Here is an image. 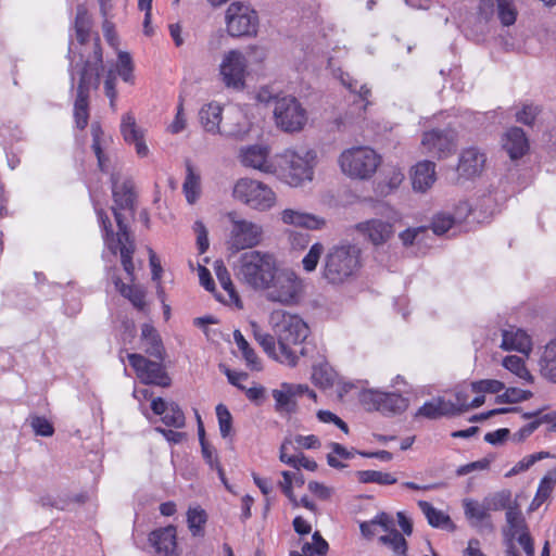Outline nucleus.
Returning <instances> with one entry per match:
<instances>
[{
    "instance_id": "obj_1",
    "label": "nucleus",
    "mask_w": 556,
    "mask_h": 556,
    "mask_svg": "<svg viewBox=\"0 0 556 556\" xmlns=\"http://www.w3.org/2000/svg\"><path fill=\"white\" fill-rule=\"evenodd\" d=\"M112 192L114 198L115 206L114 217L118 227L116 235L111 229L110 219L108 216L103 217L99 214L101 224L104 229V242L106 248L113 253H121V260L124 270L132 279L135 266L132 263V253L135 251L134 242L130 240L127 225L124 219L125 216L122 211H131L135 200V193L132 190V184L128 180L119 182L117 174H112Z\"/></svg>"
},
{
    "instance_id": "obj_2",
    "label": "nucleus",
    "mask_w": 556,
    "mask_h": 556,
    "mask_svg": "<svg viewBox=\"0 0 556 556\" xmlns=\"http://www.w3.org/2000/svg\"><path fill=\"white\" fill-rule=\"evenodd\" d=\"M269 325L279 345L278 362L294 367L299 361L295 348L309 334L307 324L298 314L275 309L269 315Z\"/></svg>"
},
{
    "instance_id": "obj_3",
    "label": "nucleus",
    "mask_w": 556,
    "mask_h": 556,
    "mask_svg": "<svg viewBox=\"0 0 556 556\" xmlns=\"http://www.w3.org/2000/svg\"><path fill=\"white\" fill-rule=\"evenodd\" d=\"M362 266V249L355 243L344 241L328 249L321 266V276L328 283L341 286L352 281Z\"/></svg>"
},
{
    "instance_id": "obj_4",
    "label": "nucleus",
    "mask_w": 556,
    "mask_h": 556,
    "mask_svg": "<svg viewBox=\"0 0 556 556\" xmlns=\"http://www.w3.org/2000/svg\"><path fill=\"white\" fill-rule=\"evenodd\" d=\"M237 278L255 291H264L278 269L274 254L261 250L244 252L235 267Z\"/></svg>"
},
{
    "instance_id": "obj_5",
    "label": "nucleus",
    "mask_w": 556,
    "mask_h": 556,
    "mask_svg": "<svg viewBox=\"0 0 556 556\" xmlns=\"http://www.w3.org/2000/svg\"><path fill=\"white\" fill-rule=\"evenodd\" d=\"M317 155L314 150L286 149L276 154L275 176L290 187H300L314 178Z\"/></svg>"
},
{
    "instance_id": "obj_6",
    "label": "nucleus",
    "mask_w": 556,
    "mask_h": 556,
    "mask_svg": "<svg viewBox=\"0 0 556 556\" xmlns=\"http://www.w3.org/2000/svg\"><path fill=\"white\" fill-rule=\"evenodd\" d=\"M381 155L368 146H354L344 149L338 156L341 173L351 180L371 179L381 165Z\"/></svg>"
},
{
    "instance_id": "obj_7",
    "label": "nucleus",
    "mask_w": 556,
    "mask_h": 556,
    "mask_svg": "<svg viewBox=\"0 0 556 556\" xmlns=\"http://www.w3.org/2000/svg\"><path fill=\"white\" fill-rule=\"evenodd\" d=\"M103 70L102 52L94 43V55L88 61L81 71L77 87V97L74 103V117L76 126L84 129L88 124V94L91 87L98 88L100 84V72Z\"/></svg>"
},
{
    "instance_id": "obj_8",
    "label": "nucleus",
    "mask_w": 556,
    "mask_h": 556,
    "mask_svg": "<svg viewBox=\"0 0 556 556\" xmlns=\"http://www.w3.org/2000/svg\"><path fill=\"white\" fill-rule=\"evenodd\" d=\"M265 298L283 306L298 305L305 293V282L292 269H277L275 278L265 288Z\"/></svg>"
},
{
    "instance_id": "obj_9",
    "label": "nucleus",
    "mask_w": 556,
    "mask_h": 556,
    "mask_svg": "<svg viewBox=\"0 0 556 556\" xmlns=\"http://www.w3.org/2000/svg\"><path fill=\"white\" fill-rule=\"evenodd\" d=\"M232 198L257 212H268L277 204V194L274 189L257 179L239 178L232 187Z\"/></svg>"
},
{
    "instance_id": "obj_10",
    "label": "nucleus",
    "mask_w": 556,
    "mask_h": 556,
    "mask_svg": "<svg viewBox=\"0 0 556 556\" xmlns=\"http://www.w3.org/2000/svg\"><path fill=\"white\" fill-rule=\"evenodd\" d=\"M226 30L231 37H253L258 29L257 12L243 1L231 2L225 13Z\"/></svg>"
},
{
    "instance_id": "obj_11",
    "label": "nucleus",
    "mask_w": 556,
    "mask_h": 556,
    "mask_svg": "<svg viewBox=\"0 0 556 556\" xmlns=\"http://www.w3.org/2000/svg\"><path fill=\"white\" fill-rule=\"evenodd\" d=\"M276 126L285 132L301 131L307 123V112L293 96L276 99L273 111Z\"/></svg>"
},
{
    "instance_id": "obj_12",
    "label": "nucleus",
    "mask_w": 556,
    "mask_h": 556,
    "mask_svg": "<svg viewBox=\"0 0 556 556\" xmlns=\"http://www.w3.org/2000/svg\"><path fill=\"white\" fill-rule=\"evenodd\" d=\"M218 73L226 88L236 91L244 90L250 71L247 68L243 51L231 49L225 52L219 63Z\"/></svg>"
},
{
    "instance_id": "obj_13",
    "label": "nucleus",
    "mask_w": 556,
    "mask_h": 556,
    "mask_svg": "<svg viewBox=\"0 0 556 556\" xmlns=\"http://www.w3.org/2000/svg\"><path fill=\"white\" fill-rule=\"evenodd\" d=\"M227 217L231 223L229 235L231 249L236 251L252 249L262 242L263 227L260 224L240 217L237 212H229Z\"/></svg>"
},
{
    "instance_id": "obj_14",
    "label": "nucleus",
    "mask_w": 556,
    "mask_h": 556,
    "mask_svg": "<svg viewBox=\"0 0 556 556\" xmlns=\"http://www.w3.org/2000/svg\"><path fill=\"white\" fill-rule=\"evenodd\" d=\"M361 402L367 410L381 414H400L407 408V400L399 393L366 390L361 395Z\"/></svg>"
},
{
    "instance_id": "obj_15",
    "label": "nucleus",
    "mask_w": 556,
    "mask_h": 556,
    "mask_svg": "<svg viewBox=\"0 0 556 556\" xmlns=\"http://www.w3.org/2000/svg\"><path fill=\"white\" fill-rule=\"evenodd\" d=\"M240 163L248 168L258 170L266 175L275 173L276 155H271L268 144L254 143L242 147L239 151Z\"/></svg>"
},
{
    "instance_id": "obj_16",
    "label": "nucleus",
    "mask_w": 556,
    "mask_h": 556,
    "mask_svg": "<svg viewBox=\"0 0 556 556\" xmlns=\"http://www.w3.org/2000/svg\"><path fill=\"white\" fill-rule=\"evenodd\" d=\"M424 152L437 159H445L454 153L456 135L451 129H431L425 131L421 138Z\"/></svg>"
},
{
    "instance_id": "obj_17",
    "label": "nucleus",
    "mask_w": 556,
    "mask_h": 556,
    "mask_svg": "<svg viewBox=\"0 0 556 556\" xmlns=\"http://www.w3.org/2000/svg\"><path fill=\"white\" fill-rule=\"evenodd\" d=\"M127 357L142 383L156 384L160 387L169 386L170 379L161 363L149 361L144 356L136 353L128 354Z\"/></svg>"
},
{
    "instance_id": "obj_18",
    "label": "nucleus",
    "mask_w": 556,
    "mask_h": 556,
    "mask_svg": "<svg viewBox=\"0 0 556 556\" xmlns=\"http://www.w3.org/2000/svg\"><path fill=\"white\" fill-rule=\"evenodd\" d=\"M355 230L375 247L386 244L394 235L391 220L370 218L355 225Z\"/></svg>"
},
{
    "instance_id": "obj_19",
    "label": "nucleus",
    "mask_w": 556,
    "mask_h": 556,
    "mask_svg": "<svg viewBox=\"0 0 556 556\" xmlns=\"http://www.w3.org/2000/svg\"><path fill=\"white\" fill-rule=\"evenodd\" d=\"M485 162L486 156L480 149L470 147L462 150L456 168L458 175L457 179L468 180L481 175Z\"/></svg>"
},
{
    "instance_id": "obj_20",
    "label": "nucleus",
    "mask_w": 556,
    "mask_h": 556,
    "mask_svg": "<svg viewBox=\"0 0 556 556\" xmlns=\"http://www.w3.org/2000/svg\"><path fill=\"white\" fill-rule=\"evenodd\" d=\"M252 123L241 106H232L227 111L222 135L227 138L244 139L251 131Z\"/></svg>"
},
{
    "instance_id": "obj_21",
    "label": "nucleus",
    "mask_w": 556,
    "mask_h": 556,
    "mask_svg": "<svg viewBox=\"0 0 556 556\" xmlns=\"http://www.w3.org/2000/svg\"><path fill=\"white\" fill-rule=\"evenodd\" d=\"M149 542L160 556H177V533L174 526L152 531Z\"/></svg>"
},
{
    "instance_id": "obj_22",
    "label": "nucleus",
    "mask_w": 556,
    "mask_h": 556,
    "mask_svg": "<svg viewBox=\"0 0 556 556\" xmlns=\"http://www.w3.org/2000/svg\"><path fill=\"white\" fill-rule=\"evenodd\" d=\"M505 351H516L529 356L532 351L531 337L520 328L509 326L502 330V342L500 345Z\"/></svg>"
},
{
    "instance_id": "obj_23",
    "label": "nucleus",
    "mask_w": 556,
    "mask_h": 556,
    "mask_svg": "<svg viewBox=\"0 0 556 556\" xmlns=\"http://www.w3.org/2000/svg\"><path fill=\"white\" fill-rule=\"evenodd\" d=\"M282 224L293 227H301L311 230H317L324 227V218L295 208H285L280 212Z\"/></svg>"
},
{
    "instance_id": "obj_24",
    "label": "nucleus",
    "mask_w": 556,
    "mask_h": 556,
    "mask_svg": "<svg viewBox=\"0 0 556 556\" xmlns=\"http://www.w3.org/2000/svg\"><path fill=\"white\" fill-rule=\"evenodd\" d=\"M410 180L414 191H428L437 180L435 164L427 160L418 162L410 169Z\"/></svg>"
},
{
    "instance_id": "obj_25",
    "label": "nucleus",
    "mask_w": 556,
    "mask_h": 556,
    "mask_svg": "<svg viewBox=\"0 0 556 556\" xmlns=\"http://www.w3.org/2000/svg\"><path fill=\"white\" fill-rule=\"evenodd\" d=\"M502 146L511 160L523 156L529 149L526 134L519 127H511L503 135Z\"/></svg>"
},
{
    "instance_id": "obj_26",
    "label": "nucleus",
    "mask_w": 556,
    "mask_h": 556,
    "mask_svg": "<svg viewBox=\"0 0 556 556\" xmlns=\"http://www.w3.org/2000/svg\"><path fill=\"white\" fill-rule=\"evenodd\" d=\"M223 108L216 102H211L203 105L199 112L201 125L205 131L211 134H220V123L223 121Z\"/></svg>"
},
{
    "instance_id": "obj_27",
    "label": "nucleus",
    "mask_w": 556,
    "mask_h": 556,
    "mask_svg": "<svg viewBox=\"0 0 556 556\" xmlns=\"http://www.w3.org/2000/svg\"><path fill=\"white\" fill-rule=\"evenodd\" d=\"M463 507L465 516L472 527L481 528L483 525H485L492 528V525L489 521L490 513L486 509L484 501L479 503L471 498H465L463 501Z\"/></svg>"
},
{
    "instance_id": "obj_28",
    "label": "nucleus",
    "mask_w": 556,
    "mask_h": 556,
    "mask_svg": "<svg viewBox=\"0 0 556 556\" xmlns=\"http://www.w3.org/2000/svg\"><path fill=\"white\" fill-rule=\"evenodd\" d=\"M289 445H292L291 438H285L279 450L280 462L295 469L304 468L308 471H315L317 469V463L307 458L303 453L294 455L289 454Z\"/></svg>"
},
{
    "instance_id": "obj_29",
    "label": "nucleus",
    "mask_w": 556,
    "mask_h": 556,
    "mask_svg": "<svg viewBox=\"0 0 556 556\" xmlns=\"http://www.w3.org/2000/svg\"><path fill=\"white\" fill-rule=\"evenodd\" d=\"M141 344L147 354L160 361L164 358V346L155 328L149 324L141 327Z\"/></svg>"
},
{
    "instance_id": "obj_30",
    "label": "nucleus",
    "mask_w": 556,
    "mask_h": 556,
    "mask_svg": "<svg viewBox=\"0 0 556 556\" xmlns=\"http://www.w3.org/2000/svg\"><path fill=\"white\" fill-rule=\"evenodd\" d=\"M539 366L542 377L556 383V338L545 344Z\"/></svg>"
},
{
    "instance_id": "obj_31",
    "label": "nucleus",
    "mask_w": 556,
    "mask_h": 556,
    "mask_svg": "<svg viewBox=\"0 0 556 556\" xmlns=\"http://www.w3.org/2000/svg\"><path fill=\"white\" fill-rule=\"evenodd\" d=\"M506 517V528L504 529V534L509 539H517L521 534L528 532L526 520L522 516V513L519 508V505L514 502L511 508H508V511L505 514Z\"/></svg>"
},
{
    "instance_id": "obj_32",
    "label": "nucleus",
    "mask_w": 556,
    "mask_h": 556,
    "mask_svg": "<svg viewBox=\"0 0 556 556\" xmlns=\"http://www.w3.org/2000/svg\"><path fill=\"white\" fill-rule=\"evenodd\" d=\"M453 406L450 400L444 397L432 399L426 402L416 413V416L425 417L428 419H437L442 416L452 415Z\"/></svg>"
},
{
    "instance_id": "obj_33",
    "label": "nucleus",
    "mask_w": 556,
    "mask_h": 556,
    "mask_svg": "<svg viewBox=\"0 0 556 556\" xmlns=\"http://www.w3.org/2000/svg\"><path fill=\"white\" fill-rule=\"evenodd\" d=\"M418 506L426 516L428 523L433 528L451 529L455 528L452 519L444 511L437 509L427 501H419Z\"/></svg>"
},
{
    "instance_id": "obj_34",
    "label": "nucleus",
    "mask_w": 556,
    "mask_h": 556,
    "mask_svg": "<svg viewBox=\"0 0 556 556\" xmlns=\"http://www.w3.org/2000/svg\"><path fill=\"white\" fill-rule=\"evenodd\" d=\"M92 135V150L98 160V166L102 172H108V156L104 153V148L108 146L110 138L105 137L101 126L98 123L91 125Z\"/></svg>"
},
{
    "instance_id": "obj_35",
    "label": "nucleus",
    "mask_w": 556,
    "mask_h": 556,
    "mask_svg": "<svg viewBox=\"0 0 556 556\" xmlns=\"http://www.w3.org/2000/svg\"><path fill=\"white\" fill-rule=\"evenodd\" d=\"M328 549V542L321 536L320 532L315 531L312 541L303 542L301 552L292 551L290 556H326Z\"/></svg>"
},
{
    "instance_id": "obj_36",
    "label": "nucleus",
    "mask_w": 556,
    "mask_h": 556,
    "mask_svg": "<svg viewBox=\"0 0 556 556\" xmlns=\"http://www.w3.org/2000/svg\"><path fill=\"white\" fill-rule=\"evenodd\" d=\"M251 331L256 342L263 348L264 352L278 362L279 346L276 348L275 334L267 333L255 321L250 323Z\"/></svg>"
},
{
    "instance_id": "obj_37",
    "label": "nucleus",
    "mask_w": 556,
    "mask_h": 556,
    "mask_svg": "<svg viewBox=\"0 0 556 556\" xmlns=\"http://www.w3.org/2000/svg\"><path fill=\"white\" fill-rule=\"evenodd\" d=\"M501 364L519 380L527 383L533 382V376L528 370L525 361L520 356L507 355L502 359Z\"/></svg>"
},
{
    "instance_id": "obj_38",
    "label": "nucleus",
    "mask_w": 556,
    "mask_h": 556,
    "mask_svg": "<svg viewBox=\"0 0 556 556\" xmlns=\"http://www.w3.org/2000/svg\"><path fill=\"white\" fill-rule=\"evenodd\" d=\"M119 130L126 143L146 136V130L138 126L132 112H126L122 115Z\"/></svg>"
},
{
    "instance_id": "obj_39",
    "label": "nucleus",
    "mask_w": 556,
    "mask_h": 556,
    "mask_svg": "<svg viewBox=\"0 0 556 556\" xmlns=\"http://www.w3.org/2000/svg\"><path fill=\"white\" fill-rule=\"evenodd\" d=\"M182 191L189 204H194L201 194V178L193 167L187 165V175L182 184Z\"/></svg>"
},
{
    "instance_id": "obj_40",
    "label": "nucleus",
    "mask_w": 556,
    "mask_h": 556,
    "mask_svg": "<svg viewBox=\"0 0 556 556\" xmlns=\"http://www.w3.org/2000/svg\"><path fill=\"white\" fill-rule=\"evenodd\" d=\"M233 340L245 361L247 367L251 370H261L262 364L255 351L250 346L240 330L233 331Z\"/></svg>"
},
{
    "instance_id": "obj_41",
    "label": "nucleus",
    "mask_w": 556,
    "mask_h": 556,
    "mask_svg": "<svg viewBox=\"0 0 556 556\" xmlns=\"http://www.w3.org/2000/svg\"><path fill=\"white\" fill-rule=\"evenodd\" d=\"M339 79L346 89H349L351 92L357 93L359 99L363 102H365L364 104H362L357 108V110H358L357 116L361 117L363 112L366 110L367 105L369 104L368 98L371 94L370 88H368L366 85H362L358 88L357 80L352 78L348 73L341 72L339 75Z\"/></svg>"
},
{
    "instance_id": "obj_42",
    "label": "nucleus",
    "mask_w": 556,
    "mask_h": 556,
    "mask_svg": "<svg viewBox=\"0 0 556 556\" xmlns=\"http://www.w3.org/2000/svg\"><path fill=\"white\" fill-rule=\"evenodd\" d=\"M337 378L336 371L327 362H320L313 366L312 380L313 382L323 389H327L333 386Z\"/></svg>"
},
{
    "instance_id": "obj_43",
    "label": "nucleus",
    "mask_w": 556,
    "mask_h": 556,
    "mask_svg": "<svg viewBox=\"0 0 556 556\" xmlns=\"http://www.w3.org/2000/svg\"><path fill=\"white\" fill-rule=\"evenodd\" d=\"M115 288L118 292L126 299H128L131 304L138 308L139 311H143L146 307L144 301V292L137 286H130L124 283L119 278L114 280Z\"/></svg>"
},
{
    "instance_id": "obj_44",
    "label": "nucleus",
    "mask_w": 556,
    "mask_h": 556,
    "mask_svg": "<svg viewBox=\"0 0 556 556\" xmlns=\"http://www.w3.org/2000/svg\"><path fill=\"white\" fill-rule=\"evenodd\" d=\"M356 476L357 480L362 483L390 485L397 482V478L393 473L379 470H361L356 472Z\"/></svg>"
},
{
    "instance_id": "obj_45",
    "label": "nucleus",
    "mask_w": 556,
    "mask_h": 556,
    "mask_svg": "<svg viewBox=\"0 0 556 556\" xmlns=\"http://www.w3.org/2000/svg\"><path fill=\"white\" fill-rule=\"evenodd\" d=\"M405 178L404 172L399 166H388L384 178L380 184L381 193L388 194L396 190Z\"/></svg>"
},
{
    "instance_id": "obj_46",
    "label": "nucleus",
    "mask_w": 556,
    "mask_h": 556,
    "mask_svg": "<svg viewBox=\"0 0 556 556\" xmlns=\"http://www.w3.org/2000/svg\"><path fill=\"white\" fill-rule=\"evenodd\" d=\"M486 509L490 511H497L511 508L514 503L511 502V492L509 490H502L500 492L490 494L483 498Z\"/></svg>"
},
{
    "instance_id": "obj_47",
    "label": "nucleus",
    "mask_w": 556,
    "mask_h": 556,
    "mask_svg": "<svg viewBox=\"0 0 556 556\" xmlns=\"http://www.w3.org/2000/svg\"><path fill=\"white\" fill-rule=\"evenodd\" d=\"M380 542L392 549L396 556H408L407 555V542L403 534L397 530H392L390 533L380 536Z\"/></svg>"
},
{
    "instance_id": "obj_48",
    "label": "nucleus",
    "mask_w": 556,
    "mask_h": 556,
    "mask_svg": "<svg viewBox=\"0 0 556 556\" xmlns=\"http://www.w3.org/2000/svg\"><path fill=\"white\" fill-rule=\"evenodd\" d=\"M224 293H216V299L227 305H233L238 308L242 307L241 299L233 286L231 277L229 276L227 279L219 282Z\"/></svg>"
},
{
    "instance_id": "obj_49",
    "label": "nucleus",
    "mask_w": 556,
    "mask_h": 556,
    "mask_svg": "<svg viewBox=\"0 0 556 556\" xmlns=\"http://www.w3.org/2000/svg\"><path fill=\"white\" fill-rule=\"evenodd\" d=\"M116 71L123 81L134 85V62L128 52L119 51L117 54Z\"/></svg>"
},
{
    "instance_id": "obj_50",
    "label": "nucleus",
    "mask_w": 556,
    "mask_h": 556,
    "mask_svg": "<svg viewBox=\"0 0 556 556\" xmlns=\"http://www.w3.org/2000/svg\"><path fill=\"white\" fill-rule=\"evenodd\" d=\"M91 28V18L85 8L77 9L75 18L76 39L83 45L89 37Z\"/></svg>"
},
{
    "instance_id": "obj_51",
    "label": "nucleus",
    "mask_w": 556,
    "mask_h": 556,
    "mask_svg": "<svg viewBox=\"0 0 556 556\" xmlns=\"http://www.w3.org/2000/svg\"><path fill=\"white\" fill-rule=\"evenodd\" d=\"M497 7V15L504 26H510L516 22L517 10L514 0H495Z\"/></svg>"
},
{
    "instance_id": "obj_52",
    "label": "nucleus",
    "mask_w": 556,
    "mask_h": 556,
    "mask_svg": "<svg viewBox=\"0 0 556 556\" xmlns=\"http://www.w3.org/2000/svg\"><path fill=\"white\" fill-rule=\"evenodd\" d=\"M289 383H282L280 389L273 390V397L276 402V410L290 412L293 406L292 399L294 397L289 391Z\"/></svg>"
},
{
    "instance_id": "obj_53",
    "label": "nucleus",
    "mask_w": 556,
    "mask_h": 556,
    "mask_svg": "<svg viewBox=\"0 0 556 556\" xmlns=\"http://www.w3.org/2000/svg\"><path fill=\"white\" fill-rule=\"evenodd\" d=\"M244 53L247 68L251 72L254 67H260L267 59V51L260 46H250Z\"/></svg>"
},
{
    "instance_id": "obj_54",
    "label": "nucleus",
    "mask_w": 556,
    "mask_h": 556,
    "mask_svg": "<svg viewBox=\"0 0 556 556\" xmlns=\"http://www.w3.org/2000/svg\"><path fill=\"white\" fill-rule=\"evenodd\" d=\"M551 455L548 452H539L531 455L525 456L520 459L515 466L506 473V477L516 476L522 471L528 470L531 466H533L536 462L548 458Z\"/></svg>"
},
{
    "instance_id": "obj_55",
    "label": "nucleus",
    "mask_w": 556,
    "mask_h": 556,
    "mask_svg": "<svg viewBox=\"0 0 556 556\" xmlns=\"http://www.w3.org/2000/svg\"><path fill=\"white\" fill-rule=\"evenodd\" d=\"M188 527L193 535H199L206 522V514L200 507H190L187 513Z\"/></svg>"
},
{
    "instance_id": "obj_56",
    "label": "nucleus",
    "mask_w": 556,
    "mask_h": 556,
    "mask_svg": "<svg viewBox=\"0 0 556 556\" xmlns=\"http://www.w3.org/2000/svg\"><path fill=\"white\" fill-rule=\"evenodd\" d=\"M324 251L325 248L320 242H316L309 248L308 252L302 260L303 269L306 273H312L317 268Z\"/></svg>"
},
{
    "instance_id": "obj_57",
    "label": "nucleus",
    "mask_w": 556,
    "mask_h": 556,
    "mask_svg": "<svg viewBox=\"0 0 556 556\" xmlns=\"http://www.w3.org/2000/svg\"><path fill=\"white\" fill-rule=\"evenodd\" d=\"M216 416L220 435L226 439L231 434L232 431V416L224 404H218L216 406Z\"/></svg>"
},
{
    "instance_id": "obj_58",
    "label": "nucleus",
    "mask_w": 556,
    "mask_h": 556,
    "mask_svg": "<svg viewBox=\"0 0 556 556\" xmlns=\"http://www.w3.org/2000/svg\"><path fill=\"white\" fill-rule=\"evenodd\" d=\"M532 396L531 391L522 390L520 388H507L504 393L496 397L498 403H519L527 401Z\"/></svg>"
},
{
    "instance_id": "obj_59",
    "label": "nucleus",
    "mask_w": 556,
    "mask_h": 556,
    "mask_svg": "<svg viewBox=\"0 0 556 556\" xmlns=\"http://www.w3.org/2000/svg\"><path fill=\"white\" fill-rule=\"evenodd\" d=\"M162 421L169 427L182 428L185 426L184 412L176 403L172 402L169 403L167 412L162 417Z\"/></svg>"
},
{
    "instance_id": "obj_60",
    "label": "nucleus",
    "mask_w": 556,
    "mask_h": 556,
    "mask_svg": "<svg viewBox=\"0 0 556 556\" xmlns=\"http://www.w3.org/2000/svg\"><path fill=\"white\" fill-rule=\"evenodd\" d=\"M287 438H291V441H292V445H289V450L290 448H293V450H316L320 446V441L319 439L314 435V434H309V435H302V434H296V435H288Z\"/></svg>"
},
{
    "instance_id": "obj_61",
    "label": "nucleus",
    "mask_w": 556,
    "mask_h": 556,
    "mask_svg": "<svg viewBox=\"0 0 556 556\" xmlns=\"http://www.w3.org/2000/svg\"><path fill=\"white\" fill-rule=\"evenodd\" d=\"M471 389L476 393L497 394L505 389V384L496 379H483L472 382Z\"/></svg>"
},
{
    "instance_id": "obj_62",
    "label": "nucleus",
    "mask_w": 556,
    "mask_h": 556,
    "mask_svg": "<svg viewBox=\"0 0 556 556\" xmlns=\"http://www.w3.org/2000/svg\"><path fill=\"white\" fill-rule=\"evenodd\" d=\"M450 212L438 213L432 219V230L437 235H443L454 226Z\"/></svg>"
},
{
    "instance_id": "obj_63",
    "label": "nucleus",
    "mask_w": 556,
    "mask_h": 556,
    "mask_svg": "<svg viewBox=\"0 0 556 556\" xmlns=\"http://www.w3.org/2000/svg\"><path fill=\"white\" fill-rule=\"evenodd\" d=\"M426 232V227L407 228L404 231L400 232L399 238L403 245L410 247L419 242L424 238V235Z\"/></svg>"
},
{
    "instance_id": "obj_64",
    "label": "nucleus",
    "mask_w": 556,
    "mask_h": 556,
    "mask_svg": "<svg viewBox=\"0 0 556 556\" xmlns=\"http://www.w3.org/2000/svg\"><path fill=\"white\" fill-rule=\"evenodd\" d=\"M555 484H556V472H548L540 481V484H539L535 495L543 498L544 501H546L549 497Z\"/></svg>"
}]
</instances>
